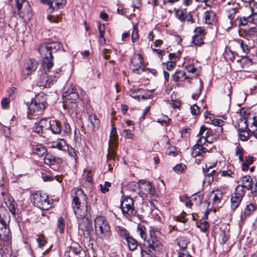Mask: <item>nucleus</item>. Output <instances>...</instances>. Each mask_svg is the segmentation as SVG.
Instances as JSON below:
<instances>
[{
  "label": "nucleus",
  "mask_w": 257,
  "mask_h": 257,
  "mask_svg": "<svg viewBox=\"0 0 257 257\" xmlns=\"http://www.w3.org/2000/svg\"><path fill=\"white\" fill-rule=\"evenodd\" d=\"M212 123L214 125L218 126L215 130V132L218 133V134H221L223 132L222 126L225 123V122L220 119H214L212 120Z\"/></svg>",
  "instance_id": "31"
},
{
  "label": "nucleus",
  "mask_w": 257,
  "mask_h": 257,
  "mask_svg": "<svg viewBox=\"0 0 257 257\" xmlns=\"http://www.w3.org/2000/svg\"><path fill=\"white\" fill-rule=\"evenodd\" d=\"M31 199L33 204L41 209L48 210L52 206V202L49 200L48 196L40 192H33Z\"/></svg>",
  "instance_id": "6"
},
{
  "label": "nucleus",
  "mask_w": 257,
  "mask_h": 257,
  "mask_svg": "<svg viewBox=\"0 0 257 257\" xmlns=\"http://www.w3.org/2000/svg\"><path fill=\"white\" fill-rule=\"evenodd\" d=\"M216 162L210 163L208 162L206 164L205 167H203V171L204 174L209 172V169H212L216 166Z\"/></svg>",
  "instance_id": "51"
},
{
  "label": "nucleus",
  "mask_w": 257,
  "mask_h": 257,
  "mask_svg": "<svg viewBox=\"0 0 257 257\" xmlns=\"http://www.w3.org/2000/svg\"><path fill=\"white\" fill-rule=\"evenodd\" d=\"M98 28L99 32V42L101 45H104L106 44V40L104 37L105 26L104 24L101 25L100 23H99L98 25Z\"/></svg>",
  "instance_id": "33"
},
{
  "label": "nucleus",
  "mask_w": 257,
  "mask_h": 257,
  "mask_svg": "<svg viewBox=\"0 0 257 257\" xmlns=\"http://www.w3.org/2000/svg\"><path fill=\"white\" fill-rule=\"evenodd\" d=\"M82 220L79 223V228L83 231H89L91 228V226L89 221L85 216L82 218H78Z\"/></svg>",
  "instance_id": "28"
},
{
  "label": "nucleus",
  "mask_w": 257,
  "mask_h": 257,
  "mask_svg": "<svg viewBox=\"0 0 257 257\" xmlns=\"http://www.w3.org/2000/svg\"><path fill=\"white\" fill-rule=\"evenodd\" d=\"M238 137L241 141H247L249 139V133L246 131L248 125L246 119H240L238 121Z\"/></svg>",
  "instance_id": "14"
},
{
  "label": "nucleus",
  "mask_w": 257,
  "mask_h": 257,
  "mask_svg": "<svg viewBox=\"0 0 257 257\" xmlns=\"http://www.w3.org/2000/svg\"><path fill=\"white\" fill-rule=\"evenodd\" d=\"M245 194L242 191L240 188H237L236 187L234 192L231 195L230 207L232 210L234 211L239 206Z\"/></svg>",
  "instance_id": "13"
},
{
  "label": "nucleus",
  "mask_w": 257,
  "mask_h": 257,
  "mask_svg": "<svg viewBox=\"0 0 257 257\" xmlns=\"http://www.w3.org/2000/svg\"><path fill=\"white\" fill-rule=\"evenodd\" d=\"M62 126L61 122L57 120H49L48 130L56 135L60 134L62 132Z\"/></svg>",
  "instance_id": "20"
},
{
  "label": "nucleus",
  "mask_w": 257,
  "mask_h": 257,
  "mask_svg": "<svg viewBox=\"0 0 257 257\" xmlns=\"http://www.w3.org/2000/svg\"><path fill=\"white\" fill-rule=\"evenodd\" d=\"M251 193L255 196H257V180L254 179L251 185H250V189Z\"/></svg>",
  "instance_id": "54"
},
{
  "label": "nucleus",
  "mask_w": 257,
  "mask_h": 257,
  "mask_svg": "<svg viewBox=\"0 0 257 257\" xmlns=\"http://www.w3.org/2000/svg\"><path fill=\"white\" fill-rule=\"evenodd\" d=\"M122 135L126 139H132L133 138L134 135L133 134L130 130H125L122 132Z\"/></svg>",
  "instance_id": "62"
},
{
  "label": "nucleus",
  "mask_w": 257,
  "mask_h": 257,
  "mask_svg": "<svg viewBox=\"0 0 257 257\" xmlns=\"http://www.w3.org/2000/svg\"><path fill=\"white\" fill-rule=\"evenodd\" d=\"M208 151V150L206 148L195 145L192 149V155L193 157H196L199 155H202Z\"/></svg>",
  "instance_id": "27"
},
{
  "label": "nucleus",
  "mask_w": 257,
  "mask_h": 257,
  "mask_svg": "<svg viewBox=\"0 0 257 257\" xmlns=\"http://www.w3.org/2000/svg\"><path fill=\"white\" fill-rule=\"evenodd\" d=\"M249 23L257 25V13H253L251 15L249 16Z\"/></svg>",
  "instance_id": "64"
},
{
  "label": "nucleus",
  "mask_w": 257,
  "mask_h": 257,
  "mask_svg": "<svg viewBox=\"0 0 257 257\" xmlns=\"http://www.w3.org/2000/svg\"><path fill=\"white\" fill-rule=\"evenodd\" d=\"M187 14H188V13L186 11H178L176 12V16L178 19L182 22H184L185 16L187 15Z\"/></svg>",
  "instance_id": "56"
},
{
  "label": "nucleus",
  "mask_w": 257,
  "mask_h": 257,
  "mask_svg": "<svg viewBox=\"0 0 257 257\" xmlns=\"http://www.w3.org/2000/svg\"><path fill=\"white\" fill-rule=\"evenodd\" d=\"M139 191L140 195H145L146 196L151 195L154 193V189L152 184L146 181L140 182Z\"/></svg>",
  "instance_id": "16"
},
{
  "label": "nucleus",
  "mask_w": 257,
  "mask_h": 257,
  "mask_svg": "<svg viewBox=\"0 0 257 257\" xmlns=\"http://www.w3.org/2000/svg\"><path fill=\"white\" fill-rule=\"evenodd\" d=\"M73 198L72 206L77 218H82L86 216L87 212L88 203L87 196L81 189L74 188L71 191Z\"/></svg>",
  "instance_id": "1"
},
{
  "label": "nucleus",
  "mask_w": 257,
  "mask_h": 257,
  "mask_svg": "<svg viewBox=\"0 0 257 257\" xmlns=\"http://www.w3.org/2000/svg\"><path fill=\"white\" fill-rule=\"evenodd\" d=\"M204 18L206 24H213L217 21L215 13L212 11H207L204 13Z\"/></svg>",
  "instance_id": "24"
},
{
  "label": "nucleus",
  "mask_w": 257,
  "mask_h": 257,
  "mask_svg": "<svg viewBox=\"0 0 257 257\" xmlns=\"http://www.w3.org/2000/svg\"><path fill=\"white\" fill-rule=\"evenodd\" d=\"M256 208L257 206L251 203L247 205L244 209L243 214L241 215V219H244L247 216L251 215Z\"/></svg>",
  "instance_id": "26"
},
{
  "label": "nucleus",
  "mask_w": 257,
  "mask_h": 257,
  "mask_svg": "<svg viewBox=\"0 0 257 257\" xmlns=\"http://www.w3.org/2000/svg\"><path fill=\"white\" fill-rule=\"evenodd\" d=\"M44 163L50 166L54 170H57L59 167V164L61 159L51 154H47L44 159Z\"/></svg>",
  "instance_id": "15"
},
{
  "label": "nucleus",
  "mask_w": 257,
  "mask_h": 257,
  "mask_svg": "<svg viewBox=\"0 0 257 257\" xmlns=\"http://www.w3.org/2000/svg\"><path fill=\"white\" fill-rule=\"evenodd\" d=\"M203 37L195 35L192 37V42L195 45H201L203 43Z\"/></svg>",
  "instance_id": "44"
},
{
  "label": "nucleus",
  "mask_w": 257,
  "mask_h": 257,
  "mask_svg": "<svg viewBox=\"0 0 257 257\" xmlns=\"http://www.w3.org/2000/svg\"><path fill=\"white\" fill-rule=\"evenodd\" d=\"M139 33L138 25L135 24L133 27V30L132 34V41L133 42H135L139 39Z\"/></svg>",
  "instance_id": "43"
},
{
  "label": "nucleus",
  "mask_w": 257,
  "mask_h": 257,
  "mask_svg": "<svg viewBox=\"0 0 257 257\" xmlns=\"http://www.w3.org/2000/svg\"><path fill=\"white\" fill-rule=\"evenodd\" d=\"M212 134V131L204 125L201 126L198 136H202L206 139Z\"/></svg>",
  "instance_id": "32"
},
{
  "label": "nucleus",
  "mask_w": 257,
  "mask_h": 257,
  "mask_svg": "<svg viewBox=\"0 0 257 257\" xmlns=\"http://www.w3.org/2000/svg\"><path fill=\"white\" fill-rule=\"evenodd\" d=\"M45 108L44 102H40L39 97L37 96L32 100L28 106V116L30 115H37L40 114Z\"/></svg>",
  "instance_id": "10"
},
{
  "label": "nucleus",
  "mask_w": 257,
  "mask_h": 257,
  "mask_svg": "<svg viewBox=\"0 0 257 257\" xmlns=\"http://www.w3.org/2000/svg\"><path fill=\"white\" fill-rule=\"evenodd\" d=\"M47 149L42 144H38L34 148V152L36 155L41 157L47 153Z\"/></svg>",
  "instance_id": "37"
},
{
  "label": "nucleus",
  "mask_w": 257,
  "mask_h": 257,
  "mask_svg": "<svg viewBox=\"0 0 257 257\" xmlns=\"http://www.w3.org/2000/svg\"><path fill=\"white\" fill-rule=\"evenodd\" d=\"M83 178L88 182L91 183L92 182V175L91 173L88 170H85L84 171V173L83 174Z\"/></svg>",
  "instance_id": "57"
},
{
  "label": "nucleus",
  "mask_w": 257,
  "mask_h": 257,
  "mask_svg": "<svg viewBox=\"0 0 257 257\" xmlns=\"http://www.w3.org/2000/svg\"><path fill=\"white\" fill-rule=\"evenodd\" d=\"M89 126H90L93 131L98 129L100 126V121L97 115L92 113L89 115L88 117Z\"/></svg>",
  "instance_id": "23"
},
{
  "label": "nucleus",
  "mask_w": 257,
  "mask_h": 257,
  "mask_svg": "<svg viewBox=\"0 0 257 257\" xmlns=\"http://www.w3.org/2000/svg\"><path fill=\"white\" fill-rule=\"evenodd\" d=\"M11 216L6 208L0 205V248L9 246L12 236L9 227Z\"/></svg>",
  "instance_id": "2"
},
{
  "label": "nucleus",
  "mask_w": 257,
  "mask_h": 257,
  "mask_svg": "<svg viewBox=\"0 0 257 257\" xmlns=\"http://www.w3.org/2000/svg\"><path fill=\"white\" fill-rule=\"evenodd\" d=\"M186 166L182 163L177 164L173 168L174 171L177 174H181L185 169Z\"/></svg>",
  "instance_id": "48"
},
{
  "label": "nucleus",
  "mask_w": 257,
  "mask_h": 257,
  "mask_svg": "<svg viewBox=\"0 0 257 257\" xmlns=\"http://www.w3.org/2000/svg\"><path fill=\"white\" fill-rule=\"evenodd\" d=\"M4 200L10 211L13 215H15L16 213V205L17 203L14 198L11 197H8L7 198H5Z\"/></svg>",
  "instance_id": "25"
},
{
  "label": "nucleus",
  "mask_w": 257,
  "mask_h": 257,
  "mask_svg": "<svg viewBox=\"0 0 257 257\" xmlns=\"http://www.w3.org/2000/svg\"><path fill=\"white\" fill-rule=\"evenodd\" d=\"M117 138H110L109 144L110 147L112 149L115 150L117 148L118 144H117Z\"/></svg>",
  "instance_id": "60"
},
{
  "label": "nucleus",
  "mask_w": 257,
  "mask_h": 257,
  "mask_svg": "<svg viewBox=\"0 0 257 257\" xmlns=\"http://www.w3.org/2000/svg\"><path fill=\"white\" fill-rule=\"evenodd\" d=\"M57 227L59 232L62 233L64 232L65 228V220L62 217H59L57 222Z\"/></svg>",
  "instance_id": "41"
},
{
  "label": "nucleus",
  "mask_w": 257,
  "mask_h": 257,
  "mask_svg": "<svg viewBox=\"0 0 257 257\" xmlns=\"http://www.w3.org/2000/svg\"><path fill=\"white\" fill-rule=\"evenodd\" d=\"M47 70L48 69H47ZM50 70H47L40 75V78L37 82V85L39 86L49 88L53 84L56 76L52 74L53 72H51Z\"/></svg>",
  "instance_id": "9"
},
{
  "label": "nucleus",
  "mask_w": 257,
  "mask_h": 257,
  "mask_svg": "<svg viewBox=\"0 0 257 257\" xmlns=\"http://www.w3.org/2000/svg\"><path fill=\"white\" fill-rule=\"evenodd\" d=\"M94 222L96 235L102 240L108 239L111 235V232L106 218L103 216H97Z\"/></svg>",
  "instance_id": "4"
},
{
  "label": "nucleus",
  "mask_w": 257,
  "mask_h": 257,
  "mask_svg": "<svg viewBox=\"0 0 257 257\" xmlns=\"http://www.w3.org/2000/svg\"><path fill=\"white\" fill-rule=\"evenodd\" d=\"M157 232H159L157 228L153 226L150 227V236L145 240L147 243V247L150 252H159L163 249L162 244L156 235Z\"/></svg>",
  "instance_id": "5"
},
{
  "label": "nucleus",
  "mask_w": 257,
  "mask_h": 257,
  "mask_svg": "<svg viewBox=\"0 0 257 257\" xmlns=\"http://www.w3.org/2000/svg\"><path fill=\"white\" fill-rule=\"evenodd\" d=\"M62 132L67 136L71 134V129L69 124L67 122H64L62 126Z\"/></svg>",
  "instance_id": "46"
},
{
  "label": "nucleus",
  "mask_w": 257,
  "mask_h": 257,
  "mask_svg": "<svg viewBox=\"0 0 257 257\" xmlns=\"http://www.w3.org/2000/svg\"><path fill=\"white\" fill-rule=\"evenodd\" d=\"M53 2L55 4L54 11L64 8L66 4V0H54Z\"/></svg>",
  "instance_id": "40"
},
{
  "label": "nucleus",
  "mask_w": 257,
  "mask_h": 257,
  "mask_svg": "<svg viewBox=\"0 0 257 257\" xmlns=\"http://www.w3.org/2000/svg\"><path fill=\"white\" fill-rule=\"evenodd\" d=\"M220 135V134H218V133L215 132V133H214L212 132L211 136L207 138V143H212L214 141H217L218 138V136H219Z\"/></svg>",
  "instance_id": "58"
},
{
  "label": "nucleus",
  "mask_w": 257,
  "mask_h": 257,
  "mask_svg": "<svg viewBox=\"0 0 257 257\" xmlns=\"http://www.w3.org/2000/svg\"><path fill=\"white\" fill-rule=\"evenodd\" d=\"M185 74V72L182 71H177L172 76V79L175 82L181 81Z\"/></svg>",
  "instance_id": "39"
},
{
  "label": "nucleus",
  "mask_w": 257,
  "mask_h": 257,
  "mask_svg": "<svg viewBox=\"0 0 257 257\" xmlns=\"http://www.w3.org/2000/svg\"><path fill=\"white\" fill-rule=\"evenodd\" d=\"M115 230L118 236L125 240L131 236L128 231L123 227L116 226Z\"/></svg>",
  "instance_id": "29"
},
{
  "label": "nucleus",
  "mask_w": 257,
  "mask_h": 257,
  "mask_svg": "<svg viewBox=\"0 0 257 257\" xmlns=\"http://www.w3.org/2000/svg\"><path fill=\"white\" fill-rule=\"evenodd\" d=\"M240 8L238 7L235 8H230L227 10V17L230 20V23L232 26L235 25L236 21L239 18V16L237 15L239 13Z\"/></svg>",
  "instance_id": "22"
},
{
  "label": "nucleus",
  "mask_w": 257,
  "mask_h": 257,
  "mask_svg": "<svg viewBox=\"0 0 257 257\" xmlns=\"http://www.w3.org/2000/svg\"><path fill=\"white\" fill-rule=\"evenodd\" d=\"M125 241L130 250L134 251L137 248L138 246V241L132 236L131 235Z\"/></svg>",
  "instance_id": "30"
},
{
  "label": "nucleus",
  "mask_w": 257,
  "mask_h": 257,
  "mask_svg": "<svg viewBox=\"0 0 257 257\" xmlns=\"http://www.w3.org/2000/svg\"><path fill=\"white\" fill-rule=\"evenodd\" d=\"M221 174V176L225 177H234V174L233 172L230 169L227 170L221 171L220 172Z\"/></svg>",
  "instance_id": "52"
},
{
  "label": "nucleus",
  "mask_w": 257,
  "mask_h": 257,
  "mask_svg": "<svg viewBox=\"0 0 257 257\" xmlns=\"http://www.w3.org/2000/svg\"><path fill=\"white\" fill-rule=\"evenodd\" d=\"M62 48V44L58 42H53L41 45L39 48V51L43 58V63L44 68L48 71L53 66L52 54L56 52Z\"/></svg>",
  "instance_id": "3"
},
{
  "label": "nucleus",
  "mask_w": 257,
  "mask_h": 257,
  "mask_svg": "<svg viewBox=\"0 0 257 257\" xmlns=\"http://www.w3.org/2000/svg\"><path fill=\"white\" fill-rule=\"evenodd\" d=\"M253 180L249 175H245L243 176L241 179V184L238 185L236 188H240L242 190V191L245 193L247 190H249L250 189V185Z\"/></svg>",
  "instance_id": "19"
},
{
  "label": "nucleus",
  "mask_w": 257,
  "mask_h": 257,
  "mask_svg": "<svg viewBox=\"0 0 257 257\" xmlns=\"http://www.w3.org/2000/svg\"><path fill=\"white\" fill-rule=\"evenodd\" d=\"M140 183H137L135 182H130L127 186V189L130 192L132 193L136 192L137 194L140 195V192L139 191Z\"/></svg>",
  "instance_id": "35"
},
{
  "label": "nucleus",
  "mask_w": 257,
  "mask_h": 257,
  "mask_svg": "<svg viewBox=\"0 0 257 257\" xmlns=\"http://www.w3.org/2000/svg\"><path fill=\"white\" fill-rule=\"evenodd\" d=\"M223 197L222 192L219 190H213L210 192L209 199L212 201L213 205H218Z\"/></svg>",
  "instance_id": "21"
},
{
  "label": "nucleus",
  "mask_w": 257,
  "mask_h": 257,
  "mask_svg": "<svg viewBox=\"0 0 257 257\" xmlns=\"http://www.w3.org/2000/svg\"><path fill=\"white\" fill-rule=\"evenodd\" d=\"M194 32L195 35L201 36L202 37H204V36L206 34L205 29L202 27H198L196 28Z\"/></svg>",
  "instance_id": "45"
},
{
  "label": "nucleus",
  "mask_w": 257,
  "mask_h": 257,
  "mask_svg": "<svg viewBox=\"0 0 257 257\" xmlns=\"http://www.w3.org/2000/svg\"><path fill=\"white\" fill-rule=\"evenodd\" d=\"M38 67L37 61L34 59L28 60L25 64V66L22 71L23 76H27L35 71Z\"/></svg>",
  "instance_id": "17"
},
{
  "label": "nucleus",
  "mask_w": 257,
  "mask_h": 257,
  "mask_svg": "<svg viewBox=\"0 0 257 257\" xmlns=\"http://www.w3.org/2000/svg\"><path fill=\"white\" fill-rule=\"evenodd\" d=\"M253 161V158L251 156H248L246 158L245 162H242L241 166L242 170L245 171L248 168L250 165L252 164Z\"/></svg>",
  "instance_id": "38"
},
{
  "label": "nucleus",
  "mask_w": 257,
  "mask_h": 257,
  "mask_svg": "<svg viewBox=\"0 0 257 257\" xmlns=\"http://www.w3.org/2000/svg\"><path fill=\"white\" fill-rule=\"evenodd\" d=\"M121 209L123 215L125 217L134 216L136 213L135 209L133 199L128 197H125L121 201Z\"/></svg>",
  "instance_id": "8"
},
{
  "label": "nucleus",
  "mask_w": 257,
  "mask_h": 257,
  "mask_svg": "<svg viewBox=\"0 0 257 257\" xmlns=\"http://www.w3.org/2000/svg\"><path fill=\"white\" fill-rule=\"evenodd\" d=\"M41 2L44 4L47 5L49 6V10L50 13L54 11V8L53 6V2L51 0H41Z\"/></svg>",
  "instance_id": "53"
},
{
  "label": "nucleus",
  "mask_w": 257,
  "mask_h": 257,
  "mask_svg": "<svg viewBox=\"0 0 257 257\" xmlns=\"http://www.w3.org/2000/svg\"><path fill=\"white\" fill-rule=\"evenodd\" d=\"M63 100L67 105L68 103H76L79 99V95L77 89L72 87L63 94Z\"/></svg>",
  "instance_id": "12"
},
{
  "label": "nucleus",
  "mask_w": 257,
  "mask_h": 257,
  "mask_svg": "<svg viewBox=\"0 0 257 257\" xmlns=\"http://www.w3.org/2000/svg\"><path fill=\"white\" fill-rule=\"evenodd\" d=\"M47 20L51 23H59L62 20V17L60 16H53L49 15L47 17Z\"/></svg>",
  "instance_id": "47"
},
{
  "label": "nucleus",
  "mask_w": 257,
  "mask_h": 257,
  "mask_svg": "<svg viewBox=\"0 0 257 257\" xmlns=\"http://www.w3.org/2000/svg\"><path fill=\"white\" fill-rule=\"evenodd\" d=\"M68 153L70 156L72 157L75 162L77 161V151L72 147L68 148Z\"/></svg>",
  "instance_id": "55"
},
{
  "label": "nucleus",
  "mask_w": 257,
  "mask_h": 257,
  "mask_svg": "<svg viewBox=\"0 0 257 257\" xmlns=\"http://www.w3.org/2000/svg\"><path fill=\"white\" fill-rule=\"evenodd\" d=\"M220 135V134H218V133L215 132V133H214L212 132L211 136L207 138V143H212L214 141H217L218 138V136H219Z\"/></svg>",
  "instance_id": "59"
},
{
  "label": "nucleus",
  "mask_w": 257,
  "mask_h": 257,
  "mask_svg": "<svg viewBox=\"0 0 257 257\" xmlns=\"http://www.w3.org/2000/svg\"><path fill=\"white\" fill-rule=\"evenodd\" d=\"M137 232L144 240L145 241L147 239L146 228L143 224L141 223L138 224L137 226Z\"/></svg>",
  "instance_id": "36"
},
{
  "label": "nucleus",
  "mask_w": 257,
  "mask_h": 257,
  "mask_svg": "<svg viewBox=\"0 0 257 257\" xmlns=\"http://www.w3.org/2000/svg\"><path fill=\"white\" fill-rule=\"evenodd\" d=\"M143 65V59L142 56L139 54H135L131 59L130 65L133 72L136 74H141L144 72V69Z\"/></svg>",
  "instance_id": "11"
},
{
  "label": "nucleus",
  "mask_w": 257,
  "mask_h": 257,
  "mask_svg": "<svg viewBox=\"0 0 257 257\" xmlns=\"http://www.w3.org/2000/svg\"><path fill=\"white\" fill-rule=\"evenodd\" d=\"M188 243L189 241L186 237H181L179 238L178 244L180 248L183 249V250H185V249L186 248Z\"/></svg>",
  "instance_id": "42"
},
{
  "label": "nucleus",
  "mask_w": 257,
  "mask_h": 257,
  "mask_svg": "<svg viewBox=\"0 0 257 257\" xmlns=\"http://www.w3.org/2000/svg\"><path fill=\"white\" fill-rule=\"evenodd\" d=\"M166 154L169 156H176L178 154V151L175 148H168L166 151Z\"/></svg>",
  "instance_id": "61"
},
{
  "label": "nucleus",
  "mask_w": 257,
  "mask_h": 257,
  "mask_svg": "<svg viewBox=\"0 0 257 257\" xmlns=\"http://www.w3.org/2000/svg\"><path fill=\"white\" fill-rule=\"evenodd\" d=\"M246 35L250 37H257V27L249 28L246 31Z\"/></svg>",
  "instance_id": "49"
},
{
  "label": "nucleus",
  "mask_w": 257,
  "mask_h": 257,
  "mask_svg": "<svg viewBox=\"0 0 257 257\" xmlns=\"http://www.w3.org/2000/svg\"><path fill=\"white\" fill-rule=\"evenodd\" d=\"M143 91L144 90L142 89H132L130 91V95L132 97L137 98L138 99H140L141 98L143 99H147V97H145L142 94Z\"/></svg>",
  "instance_id": "34"
},
{
  "label": "nucleus",
  "mask_w": 257,
  "mask_h": 257,
  "mask_svg": "<svg viewBox=\"0 0 257 257\" xmlns=\"http://www.w3.org/2000/svg\"><path fill=\"white\" fill-rule=\"evenodd\" d=\"M48 127L49 120L47 118L42 119L38 123H35L34 131L38 134L44 133L48 130Z\"/></svg>",
  "instance_id": "18"
},
{
  "label": "nucleus",
  "mask_w": 257,
  "mask_h": 257,
  "mask_svg": "<svg viewBox=\"0 0 257 257\" xmlns=\"http://www.w3.org/2000/svg\"><path fill=\"white\" fill-rule=\"evenodd\" d=\"M42 178L44 182L52 181L53 180V177L44 172H41Z\"/></svg>",
  "instance_id": "63"
},
{
  "label": "nucleus",
  "mask_w": 257,
  "mask_h": 257,
  "mask_svg": "<svg viewBox=\"0 0 257 257\" xmlns=\"http://www.w3.org/2000/svg\"><path fill=\"white\" fill-rule=\"evenodd\" d=\"M197 226L200 229V230L203 232H206L209 227V225L207 221H203L197 224Z\"/></svg>",
  "instance_id": "50"
},
{
  "label": "nucleus",
  "mask_w": 257,
  "mask_h": 257,
  "mask_svg": "<svg viewBox=\"0 0 257 257\" xmlns=\"http://www.w3.org/2000/svg\"><path fill=\"white\" fill-rule=\"evenodd\" d=\"M17 11L15 12L20 18L23 19L30 20L31 17V8L26 0H15Z\"/></svg>",
  "instance_id": "7"
}]
</instances>
